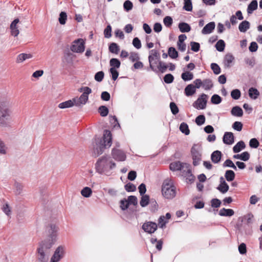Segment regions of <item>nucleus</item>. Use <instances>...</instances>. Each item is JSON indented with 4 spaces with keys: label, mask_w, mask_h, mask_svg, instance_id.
Masks as SVG:
<instances>
[{
    "label": "nucleus",
    "mask_w": 262,
    "mask_h": 262,
    "mask_svg": "<svg viewBox=\"0 0 262 262\" xmlns=\"http://www.w3.org/2000/svg\"><path fill=\"white\" fill-rule=\"evenodd\" d=\"M234 59V58L232 54H226L224 58V65L227 67H230Z\"/></svg>",
    "instance_id": "c756f323"
},
{
    "label": "nucleus",
    "mask_w": 262,
    "mask_h": 262,
    "mask_svg": "<svg viewBox=\"0 0 262 262\" xmlns=\"http://www.w3.org/2000/svg\"><path fill=\"white\" fill-rule=\"evenodd\" d=\"M213 86L212 80L210 79H205L202 81V87L205 90H209Z\"/></svg>",
    "instance_id": "473e14b6"
},
{
    "label": "nucleus",
    "mask_w": 262,
    "mask_h": 262,
    "mask_svg": "<svg viewBox=\"0 0 262 262\" xmlns=\"http://www.w3.org/2000/svg\"><path fill=\"white\" fill-rule=\"evenodd\" d=\"M32 55L31 54L21 53L19 54L16 58V62L17 63L23 62L24 61L27 59H30L32 57Z\"/></svg>",
    "instance_id": "a878e982"
},
{
    "label": "nucleus",
    "mask_w": 262,
    "mask_h": 262,
    "mask_svg": "<svg viewBox=\"0 0 262 262\" xmlns=\"http://www.w3.org/2000/svg\"><path fill=\"white\" fill-rule=\"evenodd\" d=\"M259 142L256 138H252L250 140L249 145L252 148H256L259 146Z\"/></svg>",
    "instance_id": "e2e57ef3"
},
{
    "label": "nucleus",
    "mask_w": 262,
    "mask_h": 262,
    "mask_svg": "<svg viewBox=\"0 0 262 262\" xmlns=\"http://www.w3.org/2000/svg\"><path fill=\"white\" fill-rule=\"evenodd\" d=\"M110 64L112 68H119L120 66V61L117 58H112L110 61Z\"/></svg>",
    "instance_id": "58836bf2"
},
{
    "label": "nucleus",
    "mask_w": 262,
    "mask_h": 262,
    "mask_svg": "<svg viewBox=\"0 0 262 262\" xmlns=\"http://www.w3.org/2000/svg\"><path fill=\"white\" fill-rule=\"evenodd\" d=\"M231 113L233 116L242 117L243 115V111L240 107L236 106L232 108Z\"/></svg>",
    "instance_id": "cd10ccee"
},
{
    "label": "nucleus",
    "mask_w": 262,
    "mask_h": 262,
    "mask_svg": "<svg viewBox=\"0 0 262 262\" xmlns=\"http://www.w3.org/2000/svg\"><path fill=\"white\" fill-rule=\"evenodd\" d=\"M104 77V73L102 71L97 72L95 75V79L98 82H101Z\"/></svg>",
    "instance_id": "69168bd1"
},
{
    "label": "nucleus",
    "mask_w": 262,
    "mask_h": 262,
    "mask_svg": "<svg viewBox=\"0 0 262 262\" xmlns=\"http://www.w3.org/2000/svg\"><path fill=\"white\" fill-rule=\"evenodd\" d=\"M179 28L182 33L188 32L191 30L189 25L186 23H180L179 24Z\"/></svg>",
    "instance_id": "7c9ffc66"
},
{
    "label": "nucleus",
    "mask_w": 262,
    "mask_h": 262,
    "mask_svg": "<svg viewBox=\"0 0 262 262\" xmlns=\"http://www.w3.org/2000/svg\"><path fill=\"white\" fill-rule=\"evenodd\" d=\"M211 68L212 70L213 73L216 74H219L221 73V69L217 64L212 63L211 64Z\"/></svg>",
    "instance_id": "6e6d98bb"
},
{
    "label": "nucleus",
    "mask_w": 262,
    "mask_h": 262,
    "mask_svg": "<svg viewBox=\"0 0 262 262\" xmlns=\"http://www.w3.org/2000/svg\"><path fill=\"white\" fill-rule=\"evenodd\" d=\"M235 173L233 170H227L225 173V177L227 181H232L235 178Z\"/></svg>",
    "instance_id": "72a5a7b5"
},
{
    "label": "nucleus",
    "mask_w": 262,
    "mask_h": 262,
    "mask_svg": "<svg viewBox=\"0 0 262 262\" xmlns=\"http://www.w3.org/2000/svg\"><path fill=\"white\" fill-rule=\"evenodd\" d=\"M257 2L256 0L252 1L248 6L247 13L250 14L257 8Z\"/></svg>",
    "instance_id": "bb28decb"
},
{
    "label": "nucleus",
    "mask_w": 262,
    "mask_h": 262,
    "mask_svg": "<svg viewBox=\"0 0 262 262\" xmlns=\"http://www.w3.org/2000/svg\"><path fill=\"white\" fill-rule=\"evenodd\" d=\"M208 98V96L207 95L202 94L193 103V106L198 110L205 109L206 107Z\"/></svg>",
    "instance_id": "1a4fd4ad"
},
{
    "label": "nucleus",
    "mask_w": 262,
    "mask_h": 262,
    "mask_svg": "<svg viewBox=\"0 0 262 262\" xmlns=\"http://www.w3.org/2000/svg\"><path fill=\"white\" fill-rule=\"evenodd\" d=\"M109 50L112 53L118 54L119 51V47L117 43L113 42L109 46Z\"/></svg>",
    "instance_id": "37998d69"
},
{
    "label": "nucleus",
    "mask_w": 262,
    "mask_h": 262,
    "mask_svg": "<svg viewBox=\"0 0 262 262\" xmlns=\"http://www.w3.org/2000/svg\"><path fill=\"white\" fill-rule=\"evenodd\" d=\"M191 155L194 166H197L201 161L202 154L200 147L197 145H194L191 150Z\"/></svg>",
    "instance_id": "6e6552de"
},
{
    "label": "nucleus",
    "mask_w": 262,
    "mask_h": 262,
    "mask_svg": "<svg viewBox=\"0 0 262 262\" xmlns=\"http://www.w3.org/2000/svg\"><path fill=\"white\" fill-rule=\"evenodd\" d=\"M85 93H83L79 97H75L73 99L75 106L78 107H82L85 105L89 99V95L90 94V91L86 89Z\"/></svg>",
    "instance_id": "0eeeda50"
},
{
    "label": "nucleus",
    "mask_w": 262,
    "mask_h": 262,
    "mask_svg": "<svg viewBox=\"0 0 262 262\" xmlns=\"http://www.w3.org/2000/svg\"><path fill=\"white\" fill-rule=\"evenodd\" d=\"M185 94L189 97L193 95L196 92L195 87L192 84H189L185 88Z\"/></svg>",
    "instance_id": "4be33fe9"
},
{
    "label": "nucleus",
    "mask_w": 262,
    "mask_h": 262,
    "mask_svg": "<svg viewBox=\"0 0 262 262\" xmlns=\"http://www.w3.org/2000/svg\"><path fill=\"white\" fill-rule=\"evenodd\" d=\"M112 142V134L110 130H105L103 138H96L93 142L92 155L96 157L101 155L106 148H109Z\"/></svg>",
    "instance_id": "f257e3e1"
},
{
    "label": "nucleus",
    "mask_w": 262,
    "mask_h": 262,
    "mask_svg": "<svg viewBox=\"0 0 262 262\" xmlns=\"http://www.w3.org/2000/svg\"><path fill=\"white\" fill-rule=\"evenodd\" d=\"M58 229V227L54 224H50L47 227V230L49 234V238L41 242L51 243L53 245L56 241Z\"/></svg>",
    "instance_id": "423d86ee"
},
{
    "label": "nucleus",
    "mask_w": 262,
    "mask_h": 262,
    "mask_svg": "<svg viewBox=\"0 0 262 262\" xmlns=\"http://www.w3.org/2000/svg\"><path fill=\"white\" fill-rule=\"evenodd\" d=\"M182 79L185 81H189L193 78V74L188 71L183 73L181 75Z\"/></svg>",
    "instance_id": "f704fd0d"
},
{
    "label": "nucleus",
    "mask_w": 262,
    "mask_h": 262,
    "mask_svg": "<svg viewBox=\"0 0 262 262\" xmlns=\"http://www.w3.org/2000/svg\"><path fill=\"white\" fill-rule=\"evenodd\" d=\"M250 23L244 20L239 24L238 29L241 32H246L250 28Z\"/></svg>",
    "instance_id": "393cba45"
},
{
    "label": "nucleus",
    "mask_w": 262,
    "mask_h": 262,
    "mask_svg": "<svg viewBox=\"0 0 262 262\" xmlns=\"http://www.w3.org/2000/svg\"><path fill=\"white\" fill-rule=\"evenodd\" d=\"M222 154L219 150L213 151L211 155V159L212 162L214 164L219 163L221 160Z\"/></svg>",
    "instance_id": "6ab92c4d"
},
{
    "label": "nucleus",
    "mask_w": 262,
    "mask_h": 262,
    "mask_svg": "<svg viewBox=\"0 0 262 262\" xmlns=\"http://www.w3.org/2000/svg\"><path fill=\"white\" fill-rule=\"evenodd\" d=\"M168 54L170 57L172 59H176L178 56V53L173 47H170L168 49Z\"/></svg>",
    "instance_id": "4c0bfd02"
},
{
    "label": "nucleus",
    "mask_w": 262,
    "mask_h": 262,
    "mask_svg": "<svg viewBox=\"0 0 262 262\" xmlns=\"http://www.w3.org/2000/svg\"><path fill=\"white\" fill-rule=\"evenodd\" d=\"M220 180L221 184L217 187V189L222 193H225L228 191L229 186L227 184V183L225 182L223 177H221L220 178Z\"/></svg>",
    "instance_id": "aec40b11"
},
{
    "label": "nucleus",
    "mask_w": 262,
    "mask_h": 262,
    "mask_svg": "<svg viewBox=\"0 0 262 262\" xmlns=\"http://www.w3.org/2000/svg\"><path fill=\"white\" fill-rule=\"evenodd\" d=\"M162 194L167 200L173 199L177 194V188L173 181L169 179L165 180L162 185Z\"/></svg>",
    "instance_id": "7ed1b4c3"
},
{
    "label": "nucleus",
    "mask_w": 262,
    "mask_h": 262,
    "mask_svg": "<svg viewBox=\"0 0 262 262\" xmlns=\"http://www.w3.org/2000/svg\"><path fill=\"white\" fill-rule=\"evenodd\" d=\"M71 50L73 52L82 53L84 50V42L82 39L74 40L71 47Z\"/></svg>",
    "instance_id": "9b49d317"
},
{
    "label": "nucleus",
    "mask_w": 262,
    "mask_h": 262,
    "mask_svg": "<svg viewBox=\"0 0 262 262\" xmlns=\"http://www.w3.org/2000/svg\"><path fill=\"white\" fill-rule=\"evenodd\" d=\"M125 189L128 192H132L136 190V187L133 184L128 183L125 185Z\"/></svg>",
    "instance_id": "680f3d73"
},
{
    "label": "nucleus",
    "mask_w": 262,
    "mask_h": 262,
    "mask_svg": "<svg viewBox=\"0 0 262 262\" xmlns=\"http://www.w3.org/2000/svg\"><path fill=\"white\" fill-rule=\"evenodd\" d=\"M19 20L18 18L15 19L10 25L11 34L12 36L16 37L19 33V31L18 29L17 24Z\"/></svg>",
    "instance_id": "2eb2a0df"
},
{
    "label": "nucleus",
    "mask_w": 262,
    "mask_h": 262,
    "mask_svg": "<svg viewBox=\"0 0 262 262\" xmlns=\"http://www.w3.org/2000/svg\"><path fill=\"white\" fill-rule=\"evenodd\" d=\"M67 19V13L64 12H60L59 17V22L61 25H64Z\"/></svg>",
    "instance_id": "a18cd8bd"
},
{
    "label": "nucleus",
    "mask_w": 262,
    "mask_h": 262,
    "mask_svg": "<svg viewBox=\"0 0 262 262\" xmlns=\"http://www.w3.org/2000/svg\"><path fill=\"white\" fill-rule=\"evenodd\" d=\"M259 95L258 91L254 88H251L249 90V96L252 99H256Z\"/></svg>",
    "instance_id": "2f4dec72"
},
{
    "label": "nucleus",
    "mask_w": 262,
    "mask_h": 262,
    "mask_svg": "<svg viewBox=\"0 0 262 262\" xmlns=\"http://www.w3.org/2000/svg\"><path fill=\"white\" fill-rule=\"evenodd\" d=\"M52 243L40 242L37 249V262H48Z\"/></svg>",
    "instance_id": "20e7f679"
},
{
    "label": "nucleus",
    "mask_w": 262,
    "mask_h": 262,
    "mask_svg": "<svg viewBox=\"0 0 262 262\" xmlns=\"http://www.w3.org/2000/svg\"><path fill=\"white\" fill-rule=\"evenodd\" d=\"M81 194L85 198H89L92 194V190L90 187H85L81 190Z\"/></svg>",
    "instance_id": "c9c22d12"
},
{
    "label": "nucleus",
    "mask_w": 262,
    "mask_h": 262,
    "mask_svg": "<svg viewBox=\"0 0 262 262\" xmlns=\"http://www.w3.org/2000/svg\"><path fill=\"white\" fill-rule=\"evenodd\" d=\"M149 196L147 195H142L140 204L142 207H144L146 206L149 204Z\"/></svg>",
    "instance_id": "ea45409f"
},
{
    "label": "nucleus",
    "mask_w": 262,
    "mask_h": 262,
    "mask_svg": "<svg viewBox=\"0 0 262 262\" xmlns=\"http://www.w3.org/2000/svg\"><path fill=\"white\" fill-rule=\"evenodd\" d=\"M129 206V203L126 199H123L120 201V208L122 210H126Z\"/></svg>",
    "instance_id": "774afa93"
},
{
    "label": "nucleus",
    "mask_w": 262,
    "mask_h": 262,
    "mask_svg": "<svg viewBox=\"0 0 262 262\" xmlns=\"http://www.w3.org/2000/svg\"><path fill=\"white\" fill-rule=\"evenodd\" d=\"M232 128L238 132H240L243 128V124L241 122L235 121L232 124Z\"/></svg>",
    "instance_id": "864d4df0"
},
{
    "label": "nucleus",
    "mask_w": 262,
    "mask_h": 262,
    "mask_svg": "<svg viewBox=\"0 0 262 262\" xmlns=\"http://www.w3.org/2000/svg\"><path fill=\"white\" fill-rule=\"evenodd\" d=\"M180 130L182 133L185 134L186 135H188L190 133L188 125L184 122H183L180 124Z\"/></svg>",
    "instance_id": "e433bc0d"
},
{
    "label": "nucleus",
    "mask_w": 262,
    "mask_h": 262,
    "mask_svg": "<svg viewBox=\"0 0 262 262\" xmlns=\"http://www.w3.org/2000/svg\"><path fill=\"white\" fill-rule=\"evenodd\" d=\"M191 49L194 52H198L200 50V45L198 42L192 41L190 42Z\"/></svg>",
    "instance_id": "bf43d9fd"
},
{
    "label": "nucleus",
    "mask_w": 262,
    "mask_h": 262,
    "mask_svg": "<svg viewBox=\"0 0 262 262\" xmlns=\"http://www.w3.org/2000/svg\"><path fill=\"white\" fill-rule=\"evenodd\" d=\"M170 108L172 114L176 115L179 113V108L174 102H170Z\"/></svg>",
    "instance_id": "13d9d810"
},
{
    "label": "nucleus",
    "mask_w": 262,
    "mask_h": 262,
    "mask_svg": "<svg viewBox=\"0 0 262 262\" xmlns=\"http://www.w3.org/2000/svg\"><path fill=\"white\" fill-rule=\"evenodd\" d=\"M241 95L240 91L238 89H235L232 91L231 96L232 98L235 100L238 99Z\"/></svg>",
    "instance_id": "de8ad7c7"
},
{
    "label": "nucleus",
    "mask_w": 262,
    "mask_h": 262,
    "mask_svg": "<svg viewBox=\"0 0 262 262\" xmlns=\"http://www.w3.org/2000/svg\"><path fill=\"white\" fill-rule=\"evenodd\" d=\"M9 116V110L3 104H0V125H6V121L8 120Z\"/></svg>",
    "instance_id": "9d476101"
},
{
    "label": "nucleus",
    "mask_w": 262,
    "mask_h": 262,
    "mask_svg": "<svg viewBox=\"0 0 262 262\" xmlns=\"http://www.w3.org/2000/svg\"><path fill=\"white\" fill-rule=\"evenodd\" d=\"M211 101L213 104H218L221 102L222 98L219 95L214 94L211 97Z\"/></svg>",
    "instance_id": "49530a36"
},
{
    "label": "nucleus",
    "mask_w": 262,
    "mask_h": 262,
    "mask_svg": "<svg viewBox=\"0 0 262 262\" xmlns=\"http://www.w3.org/2000/svg\"><path fill=\"white\" fill-rule=\"evenodd\" d=\"M112 155L113 159L118 161H124L126 159L125 153L118 149L113 148L112 151Z\"/></svg>",
    "instance_id": "ddd939ff"
},
{
    "label": "nucleus",
    "mask_w": 262,
    "mask_h": 262,
    "mask_svg": "<svg viewBox=\"0 0 262 262\" xmlns=\"http://www.w3.org/2000/svg\"><path fill=\"white\" fill-rule=\"evenodd\" d=\"M172 19L170 16H167L163 19L164 25L167 27H170L172 24Z\"/></svg>",
    "instance_id": "052dcab7"
},
{
    "label": "nucleus",
    "mask_w": 262,
    "mask_h": 262,
    "mask_svg": "<svg viewBox=\"0 0 262 262\" xmlns=\"http://www.w3.org/2000/svg\"><path fill=\"white\" fill-rule=\"evenodd\" d=\"M225 43L224 40H219L215 45L216 50L219 52H222L224 50Z\"/></svg>",
    "instance_id": "a19ab883"
},
{
    "label": "nucleus",
    "mask_w": 262,
    "mask_h": 262,
    "mask_svg": "<svg viewBox=\"0 0 262 262\" xmlns=\"http://www.w3.org/2000/svg\"><path fill=\"white\" fill-rule=\"evenodd\" d=\"M205 117L203 115H200L195 118V123L198 125H202L205 123Z\"/></svg>",
    "instance_id": "09e8293b"
},
{
    "label": "nucleus",
    "mask_w": 262,
    "mask_h": 262,
    "mask_svg": "<svg viewBox=\"0 0 262 262\" xmlns=\"http://www.w3.org/2000/svg\"><path fill=\"white\" fill-rule=\"evenodd\" d=\"M133 7V3L129 0L125 1L123 4V8L126 11H129L132 9Z\"/></svg>",
    "instance_id": "3c124183"
},
{
    "label": "nucleus",
    "mask_w": 262,
    "mask_h": 262,
    "mask_svg": "<svg viewBox=\"0 0 262 262\" xmlns=\"http://www.w3.org/2000/svg\"><path fill=\"white\" fill-rule=\"evenodd\" d=\"M171 217V214L169 213H167L165 216H161L158 220V225L160 228H164L165 227V225L168 223V220Z\"/></svg>",
    "instance_id": "f3484780"
},
{
    "label": "nucleus",
    "mask_w": 262,
    "mask_h": 262,
    "mask_svg": "<svg viewBox=\"0 0 262 262\" xmlns=\"http://www.w3.org/2000/svg\"><path fill=\"white\" fill-rule=\"evenodd\" d=\"M150 68L154 72H157L156 67L160 61V55L156 50H151L149 52L148 56Z\"/></svg>",
    "instance_id": "39448f33"
},
{
    "label": "nucleus",
    "mask_w": 262,
    "mask_h": 262,
    "mask_svg": "<svg viewBox=\"0 0 262 262\" xmlns=\"http://www.w3.org/2000/svg\"><path fill=\"white\" fill-rule=\"evenodd\" d=\"M158 69L161 73H164L168 66L163 62L159 61L158 64L157 66Z\"/></svg>",
    "instance_id": "8fccbe9b"
},
{
    "label": "nucleus",
    "mask_w": 262,
    "mask_h": 262,
    "mask_svg": "<svg viewBox=\"0 0 262 262\" xmlns=\"http://www.w3.org/2000/svg\"><path fill=\"white\" fill-rule=\"evenodd\" d=\"M174 77L171 74H166L164 77V81L165 83L169 84L173 81Z\"/></svg>",
    "instance_id": "5fc2aeb1"
},
{
    "label": "nucleus",
    "mask_w": 262,
    "mask_h": 262,
    "mask_svg": "<svg viewBox=\"0 0 262 262\" xmlns=\"http://www.w3.org/2000/svg\"><path fill=\"white\" fill-rule=\"evenodd\" d=\"M64 248L59 246L54 252V254L51 258L50 262H58L63 257Z\"/></svg>",
    "instance_id": "f8f14e48"
},
{
    "label": "nucleus",
    "mask_w": 262,
    "mask_h": 262,
    "mask_svg": "<svg viewBox=\"0 0 262 262\" xmlns=\"http://www.w3.org/2000/svg\"><path fill=\"white\" fill-rule=\"evenodd\" d=\"M142 229L145 232L151 234L155 232V231L157 230V225L156 223L148 222L145 223L142 225Z\"/></svg>",
    "instance_id": "4468645a"
},
{
    "label": "nucleus",
    "mask_w": 262,
    "mask_h": 262,
    "mask_svg": "<svg viewBox=\"0 0 262 262\" xmlns=\"http://www.w3.org/2000/svg\"><path fill=\"white\" fill-rule=\"evenodd\" d=\"M234 135L231 132H225L223 138V141L224 143L227 145H231L234 143Z\"/></svg>",
    "instance_id": "dca6fc26"
},
{
    "label": "nucleus",
    "mask_w": 262,
    "mask_h": 262,
    "mask_svg": "<svg viewBox=\"0 0 262 262\" xmlns=\"http://www.w3.org/2000/svg\"><path fill=\"white\" fill-rule=\"evenodd\" d=\"M110 71L112 74L113 80H116L119 76L118 72L116 70V69L113 68H111L110 70Z\"/></svg>",
    "instance_id": "0e129e2a"
},
{
    "label": "nucleus",
    "mask_w": 262,
    "mask_h": 262,
    "mask_svg": "<svg viewBox=\"0 0 262 262\" xmlns=\"http://www.w3.org/2000/svg\"><path fill=\"white\" fill-rule=\"evenodd\" d=\"M73 106H75L73 99L60 103L58 105V107L62 109L69 108Z\"/></svg>",
    "instance_id": "b1692460"
},
{
    "label": "nucleus",
    "mask_w": 262,
    "mask_h": 262,
    "mask_svg": "<svg viewBox=\"0 0 262 262\" xmlns=\"http://www.w3.org/2000/svg\"><path fill=\"white\" fill-rule=\"evenodd\" d=\"M245 147V143L243 141H240L233 147V151L234 153H237L241 150L244 149Z\"/></svg>",
    "instance_id": "c85d7f7f"
},
{
    "label": "nucleus",
    "mask_w": 262,
    "mask_h": 262,
    "mask_svg": "<svg viewBox=\"0 0 262 262\" xmlns=\"http://www.w3.org/2000/svg\"><path fill=\"white\" fill-rule=\"evenodd\" d=\"M14 186H15V193L17 195L20 194L23 191V186L21 184H20L18 182H15V184H14Z\"/></svg>",
    "instance_id": "603ef678"
},
{
    "label": "nucleus",
    "mask_w": 262,
    "mask_h": 262,
    "mask_svg": "<svg viewBox=\"0 0 262 262\" xmlns=\"http://www.w3.org/2000/svg\"><path fill=\"white\" fill-rule=\"evenodd\" d=\"M183 9L187 11H191L192 9V5L191 0H184Z\"/></svg>",
    "instance_id": "79ce46f5"
},
{
    "label": "nucleus",
    "mask_w": 262,
    "mask_h": 262,
    "mask_svg": "<svg viewBox=\"0 0 262 262\" xmlns=\"http://www.w3.org/2000/svg\"><path fill=\"white\" fill-rule=\"evenodd\" d=\"M112 27L109 25H108L106 28L104 30V35L105 38H110L112 36Z\"/></svg>",
    "instance_id": "4d7b16f0"
},
{
    "label": "nucleus",
    "mask_w": 262,
    "mask_h": 262,
    "mask_svg": "<svg viewBox=\"0 0 262 262\" xmlns=\"http://www.w3.org/2000/svg\"><path fill=\"white\" fill-rule=\"evenodd\" d=\"M116 164L110 156L104 155L100 157L95 164L96 171L101 174L110 176L115 168Z\"/></svg>",
    "instance_id": "f03ea898"
},
{
    "label": "nucleus",
    "mask_w": 262,
    "mask_h": 262,
    "mask_svg": "<svg viewBox=\"0 0 262 262\" xmlns=\"http://www.w3.org/2000/svg\"><path fill=\"white\" fill-rule=\"evenodd\" d=\"M98 112L102 117H105L108 115V109L105 106L101 105L99 107Z\"/></svg>",
    "instance_id": "c03bdc74"
},
{
    "label": "nucleus",
    "mask_w": 262,
    "mask_h": 262,
    "mask_svg": "<svg viewBox=\"0 0 262 262\" xmlns=\"http://www.w3.org/2000/svg\"><path fill=\"white\" fill-rule=\"evenodd\" d=\"M133 45L137 49L141 48V41L138 37H135L133 39Z\"/></svg>",
    "instance_id": "338daca9"
},
{
    "label": "nucleus",
    "mask_w": 262,
    "mask_h": 262,
    "mask_svg": "<svg viewBox=\"0 0 262 262\" xmlns=\"http://www.w3.org/2000/svg\"><path fill=\"white\" fill-rule=\"evenodd\" d=\"M234 213V211L231 209L222 208L219 211V215L222 216H231Z\"/></svg>",
    "instance_id": "5701e85b"
},
{
    "label": "nucleus",
    "mask_w": 262,
    "mask_h": 262,
    "mask_svg": "<svg viewBox=\"0 0 262 262\" xmlns=\"http://www.w3.org/2000/svg\"><path fill=\"white\" fill-rule=\"evenodd\" d=\"M184 165H186V164L178 161L171 163L169 165V168L172 171L181 170L183 168Z\"/></svg>",
    "instance_id": "412c9836"
},
{
    "label": "nucleus",
    "mask_w": 262,
    "mask_h": 262,
    "mask_svg": "<svg viewBox=\"0 0 262 262\" xmlns=\"http://www.w3.org/2000/svg\"><path fill=\"white\" fill-rule=\"evenodd\" d=\"M215 27V23L213 21L210 22L205 26L202 30L203 34H209L212 32Z\"/></svg>",
    "instance_id": "a211bd4d"
}]
</instances>
